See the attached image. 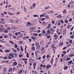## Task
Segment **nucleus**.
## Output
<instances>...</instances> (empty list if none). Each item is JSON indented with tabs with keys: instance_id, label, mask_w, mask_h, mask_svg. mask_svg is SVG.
Wrapping results in <instances>:
<instances>
[{
	"instance_id": "obj_1",
	"label": "nucleus",
	"mask_w": 74,
	"mask_h": 74,
	"mask_svg": "<svg viewBox=\"0 0 74 74\" xmlns=\"http://www.w3.org/2000/svg\"><path fill=\"white\" fill-rule=\"evenodd\" d=\"M15 56H14V54L13 53H10L9 54V56H8V59H12V58H14Z\"/></svg>"
},
{
	"instance_id": "obj_2",
	"label": "nucleus",
	"mask_w": 74,
	"mask_h": 74,
	"mask_svg": "<svg viewBox=\"0 0 74 74\" xmlns=\"http://www.w3.org/2000/svg\"><path fill=\"white\" fill-rule=\"evenodd\" d=\"M29 62L33 63V62H34V60L32 59V58H30L29 59Z\"/></svg>"
},
{
	"instance_id": "obj_3",
	"label": "nucleus",
	"mask_w": 74,
	"mask_h": 74,
	"mask_svg": "<svg viewBox=\"0 0 74 74\" xmlns=\"http://www.w3.org/2000/svg\"><path fill=\"white\" fill-rule=\"evenodd\" d=\"M42 25L43 26H46L47 25V23L45 22H44L42 23Z\"/></svg>"
},
{
	"instance_id": "obj_4",
	"label": "nucleus",
	"mask_w": 74,
	"mask_h": 74,
	"mask_svg": "<svg viewBox=\"0 0 74 74\" xmlns=\"http://www.w3.org/2000/svg\"><path fill=\"white\" fill-rule=\"evenodd\" d=\"M12 49L13 52H14V53H16V52H17V51H16V50L15 49L13 48H12Z\"/></svg>"
},
{
	"instance_id": "obj_5",
	"label": "nucleus",
	"mask_w": 74,
	"mask_h": 74,
	"mask_svg": "<svg viewBox=\"0 0 74 74\" xmlns=\"http://www.w3.org/2000/svg\"><path fill=\"white\" fill-rule=\"evenodd\" d=\"M37 64V63L36 62H34V63L33 64V66H34V69H36V66Z\"/></svg>"
},
{
	"instance_id": "obj_6",
	"label": "nucleus",
	"mask_w": 74,
	"mask_h": 74,
	"mask_svg": "<svg viewBox=\"0 0 74 74\" xmlns=\"http://www.w3.org/2000/svg\"><path fill=\"white\" fill-rule=\"evenodd\" d=\"M36 29V27H32L30 28V29L32 31H33L34 30Z\"/></svg>"
},
{
	"instance_id": "obj_7",
	"label": "nucleus",
	"mask_w": 74,
	"mask_h": 74,
	"mask_svg": "<svg viewBox=\"0 0 74 74\" xmlns=\"http://www.w3.org/2000/svg\"><path fill=\"white\" fill-rule=\"evenodd\" d=\"M21 33V32H16L15 33V35L16 36H18V35H19Z\"/></svg>"
},
{
	"instance_id": "obj_8",
	"label": "nucleus",
	"mask_w": 74,
	"mask_h": 74,
	"mask_svg": "<svg viewBox=\"0 0 74 74\" xmlns=\"http://www.w3.org/2000/svg\"><path fill=\"white\" fill-rule=\"evenodd\" d=\"M51 26V24H49L47 26V29H50Z\"/></svg>"
},
{
	"instance_id": "obj_9",
	"label": "nucleus",
	"mask_w": 74,
	"mask_h": 74,
	"mask_svg": "<svg viewBox=\"0 0 74 74\" xmlns=\"http://www.w3.org/2000/svg\"><path fill=\"white\" fill-rule=\"evenodd\" d=\"M18 62H17L16 61H14L13 63V64L14 65V66H16Z\"/></svg>"
},
{
	"instance_id": "obj_10",
	"label": "nucleus",
	"mask_w": 74,
	"mask_h": 74,
	"mask_svg": "<svg viewBox=\"0 0 74 74\" xmlns=\"http://www.w3.org/2000/svg\"><path fill=\"white\" fill-rule=\"evenodd\" d=\"M46 67L47 69H49V68L51 67V65L49 64L47 65Z\"/></svg>"
},
{
	"instance_id": "obj_11",
	"label": "nucleus",
	"mask_w": 74,
	"mask_h": 74,
	"mask_svg": "<svg viewBox=\"0 0 74 74\" xmlns=\"http://www.w3.org/2000/svg\"><path fill=\"white\" fill-rule=\"evenodd\" d=\"M63 35H64L66 33V29H65L63 31Z\"/></svg>"
},
{
	"instance_id": "obj_12",
	"label": "nucleus",
	"mask_w": 74,
	"mask_h": 74,
	"mask_svg": "<svg viewBox=\"0 0 74 74\" xmlns=\"http://www.w3.org/2000/svg\"><path fill=\"white\" fill-rule=\"evenodd\" d=\"M9 69V72L10 73V72H12V68L11 67H10Z\"/></svg>"
},
{
	"instance_id": "obj_13",
	"label": "nucleus",
	"mask_w": 74,
	"mask_h": 74,
	"mask_svg": "<svg viewBox=\"0 0 74 74\" xmlns=\"http://www.w3.org/2000/svg\"><path fill=\"white\" fill-rule=\"evenodd\" d=\"M32 24H31L30 22H27V24L26 25V26H32Z\"/></svg>"
},
{
	"instance_id": "obj_14",
	"label": "nucleus",
	"mask_w": 74,
	"mask_h": 74,
	"mask_svg": "<svg viewBox=\"0 0 74 74\" xmlns=\"http://www.w3.org/2000/svg\"><path fill=\"white\" fill-rule=\"evenodd\" d=\"M50 31L51 32H55V31H56V30L53 29V28H51L50 29Z\"/></svg>"
},
{
	"instance_id": "obj_15",
	"label": "nucleus",
	"mask_w": 74,
	"mask_h": 74,
	"mask_svg": "<svg viewBox=\"0 0 74 74\" xmlns=\"http://www.w3.org/2000/svg\"><path fill=\"white\" fill-rule=\"evenodd\" d=\"M62 12H63L64 14H65L67 13V10L66 9H64L63 11Z\"/></svg>"
},
{
	"instance_id": "obj_16",
	"label": "nucleus",
	"mask_w": 74,
	"mask_h": 74,
	"mask_svg": "<svg viewBox=\"0 0 74 74\" xmlns=\"http://www.w3.org/2000/svg\"><path fill=\"white\" fill-rule=\"evenodd\" d=\"M62 15H58L57 16V18H60V19H61V18H62Z\"/></svg>"
},
{
	"instance_id": "obj_17",
	"label": "nucleus",
	"mask_w": 74,
	"mask_h": 74,
	"mask_svg": "<svg viewBox=\"0 0 74 74\" xmlns=\"http://www.w3.org/2000/svg\"><path fill=\"white\" fill-rule=\"evenodd\" d=\"M4 52H5L6 53H10V51L7 49Z\"/></svg>"
},
{
	"instance_id": "obj_18",
	"label": "nucleus",
	"mask_w": 74,
	"mask_h": 74,
	"mask_svg": "<svg viewBox=\"0 0 74 74\" xmlns=\"http://www.w3.org/2000/svg\"><path fill=\"white\" fill-rule=\"evenodd\" d=\"M69 42L70 44H73V40H70Z\"/></svg>"
},
{
	"instance_id": "obj_19",
	"label": "nucleus",
	"mask_w": 74,
	"mask_h": 74,
	"mask_svg": "<svg viewBox=\"0 0 74 74\" xmlns=\"http://www.w3.org/2000/svg\"><path fill=\"white\" fill-rule=\"evenodd\" d=\"M38 45H40V44L38 43L37 42H35V46H38Z\"/></svg>"
},
{
	"instance_id": "obj_20",
	"label": "nucleus",
	"mask_w": 74,
	"mask_h": 74,
	"mask_svg": "<svg viewBox=\"0 0 74 74\" xmlns=\"http://www.w3.org/2000/svg\"><path fill=\"white\" fill-rule=\"evenodd\" d=\"M73 62L72 60L70 61L69 62H68V64H71L72 63H73Z\"/></svg>"
},
{
	"instance_id": "obj_21",
	"label": "nucleus",
	"mask_w": 74,
	"mask_h": 74,
	"mask_svg": "<svg viewBox=\"0 0 74 74\" xmlns=\"http://www.w3.org/2000/svg\"><path fill=\"white\" fill-rule=\"evenodd\" d=\"M44 43V41L43 40H42L40 42V45H42Z\"/></svg>"
},
{
	"instance_id": "obj_22",
	"label": "nucleus",
	"mask_w": 74,
	"mask_h": 74,
	"mask_svg": "<svg viewBox=\"0 0 74 74\" xmlns=\"http://www.w3.org/2000/svg\"><path fill=\"white\" fill-rule=\"evenodd\" d=\"M40 47H41V46H40V45H38V46H37V49H40Z\"/></svg>"
},
{
	"instance_id": "obj_23",
	"label": "nucleus",
	"mask_w": 74,
	"mask_h": 74,
	"mask_svg": "<svg viewBox=\"0 0 74 74\" xmlns=\"http://www.w3.org/2000/svg\"><path fill=\"white\" fill-rule=\"evenodd\" d=\"M44 17H45V18H47V19H49V17L48 15H45Z\"/></svg>"
},
{
	"instance_id": "obj_24",
	"label": "nucleus",
	"mask_w": 74,
	"mask_h": 74,
	"mask_svg": "<svg viewBox=\"0 0 74 74\" xmlns=\"http://www.w3.org/2000/svg\"><path fill=\"white\" fill-rule=\"evenodd\" d=\"M24 9L25 12H27V10H26V7L25 6L24 7Z\"/></svg>"
},
{
	"instance_id": "obj_25",
	"label": "nucleus",
	"mask_w": 74,
	"mask_h": 74,
	"mask_svg": "<svg viewBox=\"0 0 74 74\" xmlns=\"http://www.w3.org/2000/svg\"><path fill=\"white\" fill-rule=\"evenodd\" d=\"M46 58H51V56H50V55H49L48 54L46 56Z\"/></svg>"
},
{
	"instance_id": "obj_26",
	"label": "nucleus",
	"mask_w": 74,
	"mask_h": 74,
	"mask_svg": "<svg viewBox=\"0 0 74 74\" xmlns=\"http://www.w3.org/2000/svg\"><path fill=\"white\" fill-rule=\"evenodd\" d=\"M68 69V66H65L64 68V70H67Z\"/></svg>"
},
{
	"instance_id": "obj_27",
	"label": "nucleus",
	"mask_w": 74,
	"mask_h": 74,
	"mask_svg": "<svg viewBox=\"0 0 74 74\" xmlns=\"http://www.w3.org/2000/svg\"><path fill=\"white\" fill-rule=\"evenodd\" d=\"M51 64H52L53 63V59L52 58V59L51 60V62H50Z\"/></svg>"
},
{
	"instance_id": "obj_28",
	"label": "nucleus",
	"mask_w": 74,
	"mask_h": 74,
	"mask_svg": "<svg viewBox=\"0 0 74 74\" xmlns=\"http://www.w3.org/2000/svg\"><path fill=\"white\" fill-rule=\"evenodd\" d=\"M15 44H14V45H15L14 46V47L16 49L17 48H18V46L17 45H15Z\"/></svg>"
},
{
	"instance_id": "obj_29",
	"label": "nucleus",
	"mask_w": 74,
	"mask_h": 74,
	"mask_svg": "<svg viewBox=\"0 0 74 74\" xmlns=\"http://www.w3.org/2000/svg\"><path fill=\"white\" fill-rule=\"evenodd\" d=\"M9 42H10V43H11V44L12 45H13L14 44V42H12L11 40H10L9 41Z\"/></svg>"
},
{
	"instance_id": "obj_30",
	"label": "nucleus",
	"mask_w": 74,
	"mask_h": 74,
	"mask_svg": "<svg viewBox=\"0 0 74 74\" xmlns=\"http://www.w3.org/2000/svg\"><path fill=\"white\" fill-rule=\"evenodd\" d=\"M21 51H23V47H22V46H21Z\"/></svg>"
},
{
	"instance_id": "obj_31",
	"label": "nucleus",
	"mask_w": 74,
	"mask_h": 74,
	"mask_svg": "<svg viewBox=\"0 0 74 74\" xmlns=\"http://www.w3.org/2000/svg\"><path fill=\"white\" fill-rule=\"evenodd\" d=\"M70 37L71 38V39H73L74 38V36L73 35H72Z\"/></svg>"
},
{
	"instance_id": "obj_32",
	"label": "nucleus",
	"mask_w": 74,
	"mask_h": 74,
	"mask_svg": "<svg viewBox=\"0 0 74 74\" xmlns=\"http://www.w3.org/2000/svg\"><path fill=\"white\" fill-rule=\"evenodd\" d=\"M8 14H9V15H14V14L11 13L10 12H9Z\"/></svg>"
},
{
	"instance_id": "obj_33",
	"label": "nucleus",
	"mask_w": 74,
	"mask_h": 74,
	"mask_svg": "<svg viewBox=\"0 0 74 74\" xmlns=\"http://www.w3.org/2000/svg\"><path fill=\"white\" fill-rule=\"evenodd\" d=\"M22 71H23V70H20L19 71V73H20L22 74Z\"/></svg>"
},
{
	"instance_id": "obj_34",
	"label": "nucleus",
	"mask_w": 74,
	"mask_h": 74,
	"mask_svg": "<svg viewBox=\"0 0 74 74\" xmlns=\"http://www.w3.org/2000/svg\"><path fill=\"white\" fill-rule=\"evenodd\" d=\"M3 72H5V71H7V68H4L3 69Z\"/></svg>"
},
{
	"instance_id": "obj_35",
	"label": "nucleus",
	"mask_w": 74,
	"mask_h": 74,
	"mask_svg": "<svg viewBox=\"0 0 74 74\" xmlns=\"http://www.w3.org/2000/svg\"><path fill=\"white\" fill-rule=\"evenodd\" d=\"M63 60H66V56H64L63 58Z\"/></svg>"
},
{
	"instance_id": "obj_36",
	"label": "nucleus",
	"mask_w": 74,
	"mask_h": 74,
	"mask_svg": "<svg viewBox=\"0 0 74 74\" xmlns=\"http://www.w3.org/2000/svg\"><path fill=\"white\" fill-rule=\"evenodd\" d=\"M27 58H29V53L28 52H27Z\"/></svg>"
},
{
	"instance_id": "obj_37",
	"label": "nucleus",
	"mask_w": 74,
	"mask_h": 74,
	"mask_svg": "<svg viewBox=\"0 0 74 74\" xmlns=\"http://www.w3.org/2000/svg\"><path fill=\"white\" fill-rule=\"evenodd\" d=\"M19 22V20H16L15 21V23H18Z\"/></svg>"
},
{
	"instance_id": "obj_38",
	"label": "nucleus",
	"mask_w": 74,
	"mask_h": 74,
	"mask_svg": "<svg viewBox=\"0 0 74 74\" xmlns=\"http://www.w3.org/2000/svg\"><path fill=\"white\" fill-rule=\"evenodd\" d=\"M47 32L48 34H51V31L50 30H47Z\"/></svg>"
},
{
	"instance_id": "obj_39",
	"label": "nucleus",
	"mask_w": 74,
	"mask_h": 74,
	"mask_svg": "<svg viewBox=\"0 0 74 74\" xmlns=\"http://www.w3.org/2000/svg\"><path fill=\"white\" fill-rule=\"evenodd\" d=\"M13 54L15 55V57H17V56H18V54L16 53H14Z\"/></svg>"
},
{
	"instance_id": "obj_40",
	"label": "nucleus",
	"mask_w": 74,
	"mask_h": 74,
	"mask_svg": "<svg viewBox=\"0 0 74 74\" xmlns=\"http://www.w3.org/2000/svg\"><path fill=\"white\" fill-rule=\"evenodd\" d=\"M8 30L6 29L4 31V33H8Z\"/></svg>"
},
{
	"instance_id": "obj_41",
	"label": "nucleus",
	"mask_w": 74,
	"mask_h": 74,
	"mask_svg": "<svg viewBox=\"0 0 74 74\" xmlns=\"http://www.w3.org/2000/svg\"><path fill=\"white\" fill-rule=\"evenodd\" d=\"M50 8V6H47L45 8V10H47Z\"/></svg>"
},
{
	"instance_id": "obj_42",
	"label": "nucleus",
	"mask_w": 74,
	"mask_h": 74,
	"mask_svg": "<svg viewBox=\"0 0 74 74\" xmlns=\"http://www.w3.org/2000/svg\"><path fill=\"white\" fill-rule=\"evenodd\" d=\"M70 59H71L70 58H68L66 59V61H68V60H70Z\"/></svg>"
},
{
	"instance_id": "obj_43",
	"label": "nucleus",
	"mask_w": 74,
	"mask_h": 74,
	"mask_svg": "<svg viewBox=\"0 0 74 74\" xmlns=\"http://www.w3.org/2000/svg\"><path fill=\"white\" fill-rule=\"evenodd\" d=\"M71 50V49H68L67 51V53H69V52H70V51Z\"/></svg>"
},
{
	"instance_id": "obj_44",
	"label": "nucleus",
	"mask_w": 74,
	"mask_h": 74,
	"mask_svg": "<svg viewBox=\"0 0 74 74\" xmlns=\"http://www.w3.org/2000/svg\"><path fill=\"white\" fill-rule=\"evenodd\" d=\"M51 47L52 48H54V49H56V47H55L54 46H52Z\"/></svg>"
},
{
	"instance_id": "obj_45",
	"label": "nucleus",
	"mask_w": 74,
	"mask_h": 74,
	"mask_svg": "<svg viewBox=\"0 0 74 74\" xmlns=\"http://www.w3.org/2000/svg\"><path fill=\"white\" fill-rule=\"evenodd\" d=\"M0 20L1 21V22H3V21H4V19H3V18H1L0 19Z\"/></svg>"
},
{
	"instance_id": "obj_46",
	"label": "nucleus",
	"mask_w": 74,
	"mask_h": 74,
	"mask_svg": "<svg viewBox=\"0 0 74 74\" xmlns=\"http://www.w3.org/2000/svg\"><path fill=\"white\" fill-rule=\"evenodd\" d=\"M49 35V34H48L47 33H46L45 34V36L46 37H47Z\"/></svg>"
},
{
	"instance_id": "obj_47",
	"label": "nucleus",
	"mask_w": 74,
	"mask_h": 74,
	"mask_svg": "<svg viewBox=\"0 0 74 74\" xmlns=\"http://www.w3.org/2000/svg\"><path fill=\"white\" fill-rule=\"evenodd\" d=\"M74 54H71L69 56V57H71V56H74Z\"/></svg>"
},
{
	"instance_id": "obj_48",
	"label": "nucleus",
	"mask_w": 74,
	"mask_h": 74,
	"mask_svg": "<svg viewBox=\"0 0 74 74\" xmlns=\"http://www.w3.org/2000/svg\"><path fill=\"white\" fill-rule=\"evenodd\" d=\"M22 60H26V61H27V58L25 59H22Z\"/></svg>"
},
{
	"instance_id": "obj_49",
	"label": "nucleus",
	"mask_w": 74,
	"mask_h": 74,
	"mask_svg": "<svg viewBox=\"0 0 74 74\" xmlns=\"http://www.w3.org/2000/svg\"><path fill=\"white\" fill-rule=\"evenodd\" d=\"M22 44H23V41H21L20 42L19 44L21 45Z\"/></svg>"
},
{
	"instance_id": "obj_50",
	"label": "nucleus",
	"mask_w": 74,
	"mask_h": 74,
	"mask_svg": "<svg viewBox=\"0 0 74 74\" xmlns=\"http://www.w3.org/2000/svg\"><path fill=\"white\" fill-rule=\"evenodd\" d=\"M55 20H54V21H51V23L53 24H55Z\"/></svg>"
},
{
	"instance_id": "obj_51",
	"label": "nucleus",
	"mask_w": 74,
	"mask_h": 74,
	"mask_svg": "<svg viewBox=\"0 0 74 74\" xmlns=\"http://www.w3.org/2000/svg\"><path fill=\"white\" fill-rule=\"evenodd\" d=\"M63 58H61L60 59V62L61 63H62V62H63Z\"/></svg>"
},
{
	"instance_id": "obj_52",
	"label": "nucleus",
	"mask_w": 74,
	"mask_h": 74,
	"mask_svg": "<svg viewBox=\"0 0 74 74\" xmlns=\"http://www.w3.org/2000/svg\"><path fill=\"white\" fill-rule=\"evenodd\" d=\"M31 49L32 50H34V49H35V47H32Z\"/></svg>"
},
{
	"instance_id": "obj_53",
	"label": "nucleus",
	"mask_w": 74,
	"mask_h": 74,
	"mask_svg": "<svg viewBox=\"0 0 74 74\" xmlns=\"http://www.w3.org/2000/svg\"><path fill=\"white\" fill-rule=\"evenodd\" d=\"M13 38H15V39L16 38V37L15 35H13Z\"/></svg>"
},
{
	"instance_id": "obj_54",
	"label": "nucleus",
	"mask_w": 74,
	"mask_h": 74,
	"mask_svg": "<svg viewBox=\"0 0 74 74\" xmlns=\"http://www.w3.org/2000/svg\"><path fill=\"white\" fill-rule=\"evenodd\" d=\"M10 22L11 23H14V20H12L10 21Z\"/></svg>"
},
{
	"instance_id": "obj_55",
	"label": "nucleus",
	"mask_w": 74,
	"mask_h": 74,
	"mask_svg": "<svg viewBox=\"0 0 74 74\" xmlns=\"http://www.w3.org/2000/svg\"><path fill=\"white\" fill-rule=\"evenodd\" d=\"M60 45L62 46V45H63V42H62V43H60L59 44Z\"/></svg>"
},
{
	"instance_id": "obj_56",
	"label": "nucleus",
	"mask_w": 74,
	"mask_h": 74,
	"mask_svg": "<svg viewBox=\"0 0 74 74\" xmlns=\"http://www.w3.org/2000/svg\"><path fill=\"white\" fill-rule=\"evenodd\" d=\"M45 18H42L41 21H44V20H45Z\"/></svg>"
},
{
	"instance_id": "obj_57",
	"label": "nucleus",
	"mask_w": 74,
	"mask_h": 74,
	"mask_svg": "<svg viewBox=\"0 0 74 74\" xmlns=\"http://www.w3.org/2000/svg\"><path fill=\"white\" fill-rule=\"evenodd\" d=\"M38 35V34L37 33H36L34 34V36H37Z\"/></svg>"
},
{
	"instance_id": "obj_58",
	"label": "nucleus",
	"mask_w": 74,
	"mask_h": 74,
	"mask_svg": "<svg viewBox=\"0 0 74 74\" xmlns=\"http://www.w3.org/2000/svg\"><path fill=\"white\" fill-rule=\"evenodd\" d=\"M19 36L21 37H23V34H20Z\"/></svg>"
},
{
	"instance_id": "obj_59",
	"label": "nucleus",
	"mask_w": 74,
	"mask_h": 74,
	"mask_svg": "<svg viewBox=\"0 0 74 74\" xmlns=\"http://www.w3.org/2000/svg\"><path fill=\"white\" fill-rule=\"evenodd\" d=\"M29 66H32V63L29 62Z\"/></svg>"
},
{
	"instance_id": "obj_60",
	"label": "nucleus",
	"mask_w": 74,
	"mask_h": 74,
	"mask_svg": "<svg viewBox=\"0 0 74 74\" xmlns=\"http://www.w3.org/2000/svg\"><path fill=\"white\" fill-rule=\"evenodd\" d=\"M51 43H52V41L49 42L48 43V44H51Z\"/></svg>"
},
{
	"instance_id": "obj_61",
	"label": "nucleus",
	"mask_w": 74,
	"mask_h": 74,
	"mask_svg": "<svg viewBox=\"0 0 74 74\" xmlns=\"http://www.w3.org/2000/svg\"><path fill=\"white\" fill-rule=\"evenodd\" d=\"M45 48V47H44L43 48H42V49H41V51H43L44 49Z\"/></svg>"
},
{
	"instance_id": "obj_62",
	"label": "nucleus",
	"mask_w": 74,
	"mask_h": 74,
	"mask_svg": "<svg viewBox=\"0 0 74 74\" xmlns=\"http://www.w3.org/2000/svg\"><path fill=\"white\" fill-rule=\"evenodd\" d=\"M72 18H70L69 19V22H71V21H72Z\"/></svg>"
},
{
	"instance_id": "obj_63",
	"label": "nucleus",
	"mask_w": 74,
	"mask_h": 74,
	"mask_svg": "<svg viewBox=\"0 0 74 74\" xmlns=\"http://www.w3.org/2000/svg\"><path fill=\"white\" fill-rule=\"evenodd\" d=\"M42 33H43V34H45V31L44 30H43L42 32Z\"/></svg>"
},
{
	"instance_id": "obj_64",
	"label": "nucleus",
	"mask_w": 74,
	"mask_h": 74,
	"mask_svg": "<svg viewBox=\"0 0 74 74\" xmlns=\"http://www.w3.org/2000/svg\"><path fill=\"white\" fill-rule=\"evenodd\" d=\"M11 28L12 29H15V28L14 27H12Z\"/></svg>"
}]
</instances>
